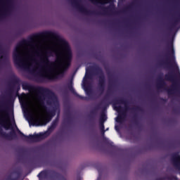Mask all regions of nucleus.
Returning a JSON list of instances; mask_svg holds the SVG:
<instances>
[{
    "instance_id": "obj_23",
    "label": "nucleus",
    "mask_w": 180,
    "mask_h": 180,
    "mask_svg": "<svg viewBox=\"0 0 180 180\" xmlns=\"http://www.w3.org/2000/svg\"><path fill=\"white\" fill-rule=\"evenodd\" d=\"M14 124H15V127H18L16 126V123L15 122V121H14Z\"/></svg>"
},
{
    "instance_id": "obj_8",
    "label": "nucleus",
    "mask_w": 180,
    "mask_h": 180,
    "mask_svg": "<svg viewBox=\"0 0 180 180\" xmlns=\"http://www.w3.org/2000/svg\"><path fill=\"white\" fill-rule=\"evenodd\" d=\"M171 162L175 169L180 171V155L178 153H173L171 158Z\"/></svg>"
},
{
    "instance_id": "obj_15",
    "label": "nucleus",
    "mask_w": 180,
    "mask_h": 180,
    "mask_svg": "<svg viewBox=\"0 0 180 180\" xmlns=\"http://www.w3.org/2000/svg\"><path fill=\"white\" fill-rule=\"evenodd\" d=\"M68 88H69L70 91H71V92H72V94L76 95V96H78V98H79L80 99H85V98H84V97L78 95V94H77V92L75 91V89H74V87H72V84H70L68 86Z\"/></svg>"
},
{
    "instance_id": "obj_7",
    "label": "nucleus",
    "mask_w": 180,
    "mask_h": 180,
    "mask_svg": "<svg viewBox=\"0 0 180 180\" xmlns=\"http://www.w3.org/2000/svg\"><path fill=\"white\" fill-rule=\"evenodd\" d=\"M71 2L72 5L75 6L76 9H78L79 12L84 15H89V10L81 4V0H71Z\"/></svg>"
},
{
    "instance_id": "obj_28",
    "label": "nucleus",
    "mask_w": 180,
    "mask_h": 180,
    "mask_svg": "<svg viewBox=\"0 0 180 180\" xmlns=\"http://www.w3.org/2000/svg\"><path fill=\"white\" fill-rule=\"evenodd\" d=\"M159 180H160V179H159Z\"/></svg>"
},
{
    "instance_id": "obj_20",
    "label": "nucleus",
    "mask_w": 180,
    "mask_h": 180,
    "mask_svg": "<svg viewBox=\"0 0 180 180\" xmlns=\"http://www.w3.org/2000/svg\"><path fill=\"white\" fill-rule=\"evenodd\" d=\"M7 180H18V179H12L11 177H8Z\"/></svg>"
},
{
    "instance_id": "obj_14",
    "label": "nucleus",
    "mask_w": 180,
    "mask_h": 180,
    "mask_svg": "<svg viewBox=\"0 0 180 180\" xmlns=\"http://www.w3.org/2000/svg\"><path fill=\"white\" fill-rule=\"evenodd\" d=\"M115 119H116V122H118V123H122V122L124 121V119H126V112L124 111L121 112H120L118 117Z\"/></svg>"
},
{
    "instance_id": "obj_5",
    "label": "nucleus",
    "mask_w": 180,
    "mask_h": 180,
    "mask_svg": "<svg viewBox=\"0 0 180 180\" xmlns=\"http://www.w3.org/2000/svg\"><path fill=\"white\" fill-rule=\"evenodd\" d=\"M58 123V117H57L56 119L54 121H53L51 127L44 133L41 132L39 134H34V135H29V136L24 135V134L22 132H20V134L21 136H23L24 137H25V139H29V140H30L31 141H39L40 139H46V137H47L48 136H50V134L51 133V131H53V130H54L56 127H57Z\"/></svg>"
},
{
    "instance_id": "obj_11",
    "label": "nucleus",
    "mask_w": 180,
    "mask_h": 180,
    "mask_svg": "<svg viewBox=\"0 0 180 180\" xmlns=\"http://www.w3.org/2000/svg\"><path fill=\"white\" fill-rule=\"evenodd\" d=\"M176 91H178V86L173 83L171 87L167 90V94L169 96L174 95L176 93Z\"/></svg>"
},
{
    "instance_id": "obj_25",
    "label": "nucleus",
    "mask_w": 180,
    "mask_h": 180,
    "mask_svg": "<svg viewBox=\"0 0 180 180\" xmlns=\"http://www.w3.org/2000/svg\"><path fill=\"white\" fill-rule=\"evenodd\" d=\"M115 130H117V127H115Z\"/></svg>"
},
{
    "instance_id": "obj_27",
    "label": "nucleus",
    "mask_w": 180,
    "mask_h": 180,
    "mask_svg": "<svg viewBox=\"0 0 180 180\" xmlns=\"http://www.w3.org/2000/svg\"><path fill=\"white\" fill-rule=\"evenodd\" d=\"M1 58H4V56H1Z\"/></svg>"
},
{
    "instance_id": "obj_16",
    "label": "nucleus",
    "mask_w": 180,
    "mask_h": 180,
    "mask_svg": "<svg viewBox=\"0 0 180 180\" xmlns=\"http://www.w3.org/2000/svg\"><path fill=\"white\" fill-rule=\"evenodd\" d=\"M108 120V117H106V115H105L103 112L101 115L100 117V122L105 123Z\"/></svg>"
},
{
    "instance_id": "obj_21",
    "label": "nucleus",
    "mask_w": 180,
    "mask_h": 180,
    "mask_svg": "<svg viewBox=\"0 0 180 180\" xmlns=\"http://www.w3.org/2000/svg\"><path fill=\"white\" fill-rule=\"evenodd\" d=\"M162 86H165V82H162Z\"/></svg>"
},
{
    "instance_id": "obj_9",
    "label": "nucleus",
    "mask_w": 180,
    "mask_h": 180,
    "mask_svg": "<svg viewBox=\"0 0 180 180\" xmlns=\"http://www.w3.org/2000/svg\"><path fill=\"white\" fill-rule=\"evenodd\" d=\"M98 86L101 93L102 94L105 91V76L101 75L99 77Z\"/></svg>"
},
{
    "instance_id": "obj_12",
    "label": "nucleus",
    "mask_w": 180,
    "mask_h": 180,
    "mask_svg": "<svg viewBox=\"0 0 180 180\" xmlns=\"http://www.w3.org/2000/svg\"><path fill=\"white\" fill-rule=\"evenodd\" d=\"M101 11H103V15H109V11H112V9H115V6H108L107 7H101Z\"/></svg>"
},
{
    "instance_id": "obj_26",
    "label": "nucleus",
    "mask_w": 180,
    "mask_h": 180,
    "mask_svg": "<svg viewBox=\"0 0 180 180\" xmlns=\"http://www.w3.org/2000/svg\"><path fill=\"white\" fill-rule=\"evenodd\" d=\"M162 180H167V179H162Z\"/></svg>"
},
{
    "instance_id": "obj_4",
    "label": "nucleus",
    "mask_w": 180,
    "mask_h": 180,
    "mask_svg": "<svg viewBox=\"0 0 180 180\" xmlns=\"http://www.w3.org/2000/svg\"><path fill=\"white\" fill-rule=\"evenodd\" d=\"M0 126L4 127L6 130H9L11 126H12L11 120H9V115H8L6 110H5L2 105H0ZM0 134L4 136L8 140H13V139H16V132H15V130L13 129L10 133L6 134L2 131V128L0 127Z\"/></svg>"
},
{
    "instance_id": "obj_1",
    "label": "nucleus",
    "mask_w": 180,
    "mask_h": 180,
    "mask_svg": "<svg viewBox=\"0 0 180 180\" xmlns=\"http://www.w3.org/2000/svg\"><path fill=\"white\" fill-rule=\"evenodd\" d=\"M61 49H54L55 61H50L47 51H41V44L31 37L18 42L13 51V58L17 68L27 71L36 82H46V79H58L64 77L71 60L72 52L68 42L60 39Z\"/></svg>"
},
{
    "instance_id": "obj_19",
    "label": "nucleus",
    "mask_w": 180,
    "mask_h": 180,
    "mask_svg": "<svg viewBox=\"0 0 180 180\" xmlns=\"http://www.w3.org/2000/svg\"><path fill=\"white\" fill-rule=\"evenodd\" d=\"M158 88H161V77L159 76L158 77Z\"/></svg>"
},
{
    "instance_id": "obj_18",
    "label": "nucleus",
    "mask_w": 180,
    "mask_h": 180,
    "mask_svg": "<svg viewBox=\"0 0 180 180\" xmlns=\"http://www.w3.org/2000/svg\"><path fill=\"white\" fill-rule=\"evenodd\" d=\"M49 36L51 37V39H57V35L54 34L53 33H49Z\"/></svg>"
},
{
    "instance_id": "obj_10",
    "label": "nucleus",
    "mask_w": 180,
    "mask_h": 180,
    "mask_svg": "<svg viewBox=\"0 0 180 180\" xmlns=\"http://www.w3.org/2000/svg\"><path fill=\"white\" fill-rule=\"evenodd\" d=\"M54 172L50 171V170H44L41 172L38 175V178L41 179V178H47L49 175H53Z\"/></svg>"
},
{
    "instance_id": "obj_13",
    "label": "nucleus",
    "mask_w": 180,
    "mask_h": 180,
    "mask_svg": "<svg viewBox=\"0 0 180 180\" xmlns=\"http://www.w3.org/2000/svg\"><path fill=\"white\" fill-rule=\"evenodd\" d=\"M94 5H107L110 0H90Z\"/></svg>"
},
{
    "instance_id": "obj_6",
    "label": "nucleus",
    "mask_w": 180,
    "mask_h": 180,
    "mask_svg": "<svg viewBox=\"0 0 180 180\" xmlns=\"http://www.w3.org/2000/svg\"><path fill=\"white\" fill-rule=\"evenodd\" d=\"M13 9L12 0H0V20L5 19Z\"/></svg>"
},
{
    "instance_id": "obj_17",
    "label": "nucleus",
    "mask_w": 180,
    "mask_h": 180,
    "mask_svg": "<svg viewBox=\"0 0 180 180\" xmlns=\"http://www.w3.org/2000/svg\"><path fill=\"white\" fill-rule=\"evenodd\" d=\"M103 122H100V129L101 130L102 135L105 134V125L103 124Z\"/></svg>"
},
{
    "instance_id": "obj_24",
    "label": "nucleus",
    "mask_w": 180,
    "mask_h": 180,
    "mask_svg": "<svg viewBox=\"0 0 180 180\" xmlns=\"http://www.w3.org/2000/svg\"><path fill=\"white\" fill-rule=\"evenodd\" d=\"M108 130H109V128H107L106 130H105V131H108Z\"/></svg>"
},
{
    "instance_id": "obj_22",
    "label": "nucleus",
    "mask_w": 180,
    "mask_h": 180,
    "mask_svg": "<svg viewBox=\"0 0 180 180\" xmlns=\"http://www.w3.org/2000/svg\"><path fill=\"white\" fill-rule=\"evenodd\" d=\"M117 112H120V107H117Z\"/></svg>"
},
{
    "instance_id": "obj_3",
    "label": "nucleus",
    "mask_w": 180,
    "mask_h": 180,
    "mask_svg": "<svg viewBox=\"0 0 180 180\" xmlns=\"http://www.w3.org/2000/svg\"><path fill=\"white\" fill-rule=\"evenodd\" d=\"M159 68H170L173 72H168L165 76L166 81H170V82H175L176 78L180 77L179 68L176 61H175V50L174 49V42L170 41L167 43L165 49L164 58L162 60L159 59L158 62Z\"/></svg>"
},
{
    "instance_id": "obj_2",
    "label": "nucleus",
    "mask_w": 180,
    "mask_h": 180,
    "mask_svg": "<svg viewBox=\"0 0 180 180\" xmlns=\"http://www.w3.org/2000/svg\"><path fill=\"white\" fill-rule=\"evenodd\" d=\"M22 87L35 95V99L39 106H44L45 102L46 105L53 106V110L52 111L46 112L45 120L41 118V112L36 104L34 105V108L31 110V120L33 122V125L46 126L49 122H51V119L56 116V112L60 109L58 98L51 91L42 86H34L28 83H22Z\"/></svg>"
}]
</instances>
